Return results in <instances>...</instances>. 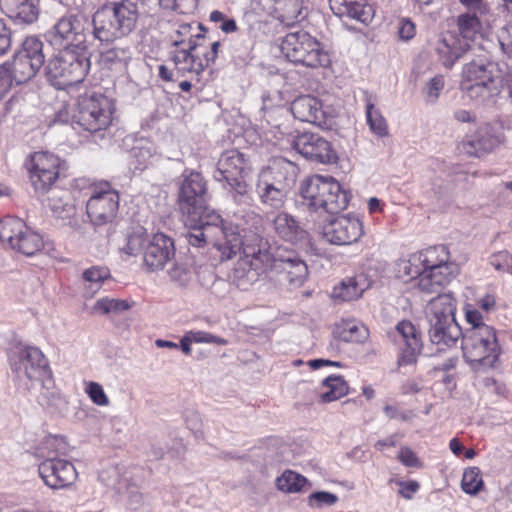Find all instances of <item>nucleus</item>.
<instances>
[{"label": "nucleus", "instance_id": "1", "mask_svg": "<svg viewBox=\"0 0 512 512\" xmlns=\"http://www.w3.org/2000/svg\"><path fill=\"white\" fill-rule=\"evenodd\" d=\"M241 251L243 258L233 271V281L241 289H247L269 269L285 273L287 281L293 287H300L308 276V267L305 261L295 252L273 257L267 249L246 242Z\"/></svg>", "mask_w": 512, "mask_h": 512}, {"label": "nucleus", "instance_id": "2", "mask_svg": "<svg viewBox=\"0 0 512 512\" xmlns=\"http://www.w3.org/2000/svg\"><path fill=\"white\" fill-rule=\"evenodd\" d=\"M179 209L187 217L189 226H219L223 240H217L214 246L221 252L222 258L231 259L241 251L245 241L238 224L226 222L207 203L205 194H179Z\"/></svg>", "mask_w": 512, "mask_h": 512}, {"label": "nucleus", "instance_id": "3", "mask_svg": "<svg viewBox=\"0 0 512 512\" xmlns=\"http://www.w3.org/2000/svg\"><path fill=\"white\" fill-rule=\"evenodd\" d=\"M139 17L140 11L136 2H111L94 13L93 36L101 43L114 42L129 35L136 28Z\"/></svg>", "mask_w": 512, "mask_h": 512}, {"label": "nucleus", "instance_id": "4", "mask_svg": "<svg viewBox=\"0 0 512 512\" xmlns=\"http://www.w3.org/2000/svg\"><path fill=\"white\" fill-rule=\"evenodd\" d=\"M455 312L456 300L451 293L438 294L426 307L429 340L440 351L456 346L463 336Z\"/></svg>", "mask_w": 512, "mask_h": 512}, {"label": "nucleus", "instance_id": "5", "mask_svg": "<svg viewBox=\"0 0 512 512\" xmlns=\"http://www.w3.org/2000/svg\"><path fill=\"white\" fill-rule=\"evenodd\" d=\"M502 80L498 64L483 60L472 61L463 67L461 89L470 100L486 103L499 94Z\"/></svg>", "mask_w": 512, "mask_h": 512}, {"label": "nucleus", "instance_id": "6", "mask_svg": "<svg viewBox=\"0 0 512 512\" xmlns=\"http://www.w3.org/2000/svg\"><path fill=\"white\" fill-rule=\"evenodd\" d=\"M461 348L465 361L475 370L494 367L501 353L496 330L490 325L466 329Z\"/></svg>", "mask_w": 512, "mask_h": 512}, {"label": "nucleus", "instance_id": "7", "mask_svg": "<svg viewBox=\"0 0 512 512\" xmlns=\"http://www.w3.org/2000/svg\"><path fill=\"white\" fill-rule=\"evenodd\" d=\"M90 69L89 53L61 50L48 60L46 75L54 86L65 87L83 81Z\"/></svg>", "mask_w": 512, "mask_h": 512}, {"label": "nucleus", "instance_id": "8", "mask_svg": "<svg viewBox=\"0 0 512 512\" xmlns=\"http://www.w3.org/2000/svg\"><path fill=\"white\" fill-rule=\"evenodd\" d=\"M57 438L48 437L37 448V455L44 458L39 464V475L44 483L52 489H62L72 485L78 476L74 465L57 457Z\"/></svg>", "mask_w": 512, "mask_h": 512}, {"label": "nucleus", "instance_id": "9", "mask_svg": "<svg viewBox=\"0 0 512 512\" xmlns=\"http://www.w3.org/2000/svg\"><path fill=\"white\" fill-rule=\"evenodd\" d=\"M282 53L291 62L307 67H325L330 63V56L322 44L306 31L288 33L281 43Z\"/></svg>", "mask_w": 512, "mask_h": 512}, {"label": "nucleus", "instance_id": "10", "mask_svg": "<svg viewBox=\"0 0 512 512\" xmlns=\"http://www.w3.org/2000/svg\"><path fill=\"white\" fill-rule=\"evenodd\" d=\"M9 363L17 380L28 391L35 387L38 380L51 372L43 352L34 346L20 347L9 356Z\"/></svg>", "mask_w": 512, "mask_h": 512}, {"label": "nucleus", "instance_id": "11", "mask_svg": "<svg viewBox=\"0 0 512 512\" xmlns=\"http://www.w3.org/2000/svg\"><path fill=\"white\" fill-rule=\"evenodd\" d=\"M72 121L90 133L105 130L112 122V105L103 95L81 96L74 109Z\"/></svg>", "mask_w": 512, "mask_h": 512}, {"label": "nucleus", "instance_id": "12", "mask_svg": "<svg viewBox=\"0 0 512 512\" xmlns=\"http://www.w3.org/2000/svg\"><path fill=\"white\" fill-rule=\"evenodd\" d=\"M29 180L36 191H48L53 188L60 176L64 161L48 151H37L25 160Z\"/></svg>", "mask_w": 512, "mask_h": 512}, {"label": "nucleus", "instance_id": "13", "mask_svg": "<svg viewBox=\"0 0 512 512\" xmlns=\"http://www.w3.org/2000/svg\"><path fill=\"white\" fill-rule=\"evenodd\" d=\"M83 17L67 14L58 19L48 32L51 45L64 50L71 49L78 53H88L84 34Z\"/></svg>", "mask_w": 512, "mask_h": 512}, {"label": "nucleus", "instance_id": "14", "mask_svg": "<svg viewBox=\"0 0 512 512\" xmlns=\"http://www.w3.org/2000/svg\"><path fill=\"white\" fill-rule=\"evenodd\" d=\"M394 341L398 346V367L417 363L423 348L421 332L408 320L400 321L395 327Z\"/></svg>", "mask_w": 512, "mask_h": 512}, {"label": "nucleus", "instance_id": "15", "mask_svg": "<svg viewBox=\"0 0 512 512\" xmlns=\"http://www.w3.org/2000/svg\"><path fill=\"white\" fill-rule=\"evenodd\" d=\"M364 234L363 224L356 216L336 217L323 225V238L333 245H351Z\"/></svg>", "mask_w": 512, "mask_h": 512}, {"label": "nucleus", "instance_id": "16", "mask_svg": "<svg viewBox=\"0 0 512 512\" xmlns=\"http://www.w3.org/2000/svg\"><path fill=\"white\" fill-rule=\"evenodd\" d=\"M503 141V128L499 124H483L474 133L467 135L458 148L462 153L479 157L498 147Z\"/></svg>", "mask_w": 512, "mask_h": 512}, {"label": "nucleus", "instance_id": "17", "mask_svg": "<svg viewBox=\"0 0 512 512\" xmlns=\"http://www.w3.org/2000/svg\"><path fill=\"white\" fill-rule=\"evenodd\" d=\"M295 150L306 159L320 164H334L338 160L330 142L314 133H303L294 141Z\"/></svg>", "mask_w": 512, "mask_h": 512}, {"label": "nucleus", "instance_id": "18", "mask_svg": "<svg viewBox=\"0 0 512 512\" xmlns=\"http://www.w3.org/2000/svg\"><path fill=\"white\" fill-rule=\"evenodd\" d=\"M32 62L16 53L11 64L0 67V100L13 87L31 80L40 70Z\"/></svg>", "mask_w": 512, "mask_h": 512}, {"label": "nucleus", "instance_id": "19", "mask_svg": "<svg viewBox=\"0 0 512 512\" xmlns=\"http://www.w3.org/2000/svg\"><path fill=\"white\" fill-rule=\"evenodd\" d=\"M174 256L173 240L163 233H156L144 248V266L151 272L161 270Z\"/></svg>", "mask_w": 512, "mask_h": 512}, {"label": "nucleus", "instance_id": "20", "mask_svg": "<svg viewBox=\"0 0 512 512\" xmlns=\"http://www.w3.org/2000/svg\"><path fill=\"white\" fill-rule=\"evenodd\" d=\"M349 194H296L295 203L315 213L336 214L349 203Z\"/></svg>", "mask_w": 512, "mask_h": 512}, {"label": "nucleus", "instance_id": "21", "mask_svg": "<svg viewBox=\"0 0 512 512\" xmlns=\"http://www.w3.org/2000/svg\"><path fill=\"white\" fill-rule=\"evenodd\" d=\"M119 194H93L87 202V215L94 225L111 222L118 211Z\"/></svg>", "mask_w": 512, "mask_h": 512}, {"label": "nucleus", "instance_id": "22", "mask_svg": "<svg viewBox=\"0 0 512 512\" xmlns=\"http://www.w3.org/2000/svg\"><path fill=\"white\" fill-rule=\"evenodd\" d=\"M243 169V155L236 150H229L221 155L214 178L217 181L225 180L230 188H235L240 185Z\"/></svg>", "mask_w": 512, "mask_h": 512}, {"label": "nucleus", "instance_id": "23", "mask_svg": "<svg viewBox=\"0 0 512 512\" xmlns=\"http://www.w3.org/2000/svg\"><path fill=\"white\" fill-rule=\"evenodd\" d=\"M330 8L338 17H347L362 24H369L375 15L374 8L363 0H329Z\"/></svg>", "mask_w": 512, "mask_h": 512}, {"label": "nucleus", "instance_id": "24", "mask_svg": "<svg viewBox=\"0 0 512 512\" xmlns=\"http://www.w3.org/2000/svg\"><path fill=\"white\" fill-rule=\"evenodd\" d=\"M469 44L455 34L447 33L442 35L436 45V52L441 63L451 68L454 63L468 50Z\"/></svg>", "mask_w": 512, "mask_h": 512}, {"label": "nucleus", "instance_id": "25", "mask_svg": "<svg viewBox=\"0 0 512 512\" xmlns=\"http://www.w3.org/2000/svg\"><path fill=\"white\" fill-rule=\"evenodd\" d=\"M291 111L295 118L303 122L320 125L324 121L322 103L310 95L296 98L291 104Z\"/></svg>", "mask_w": 512, "mask_h": 512}, {"label": "nucleus", "instance_id": "26", "mask_svg": "<svg viewBox=\"0 0 512 512\" xmlns=\"http://www.w3.org/2000/svg\"><path fill=\"white\" fill-rule=\"evenodd\" d=\"M2 11L20 23H32L38 17L36 0H0Z\"/></svg>", "mask_w": 512, "mask_h": 512}, {"label": "nucleus", "instance_id": "27", "mask_svg": "<svg viewBox=\"0 0 512 512\" xmlns=\"http://www.w3.org/2000/svg\"><path fill=\"white\" fill-rule=\"evenodd\" d=\"M273 223L276 233L285 241L297 244L306 241L308 237V233L287 213L278 214Z\"/></svg>", "mask_w": 512, "mask_h": 512}, {"label": "nucleus", "instance_id": "28", "mask_svg": "<svg viewBox=\"0 0 512 512\" xmlns=\"http://www.w3.org/2000/svg\"><path fill=\"white\" fill-rule=\"evenodd\" d=\"M32 390H38L37 400L41 406L59 409L65 403L59 390L55 387L52 372L39 379Z\"/></svg>", "mask_w": 512, "mask_h": 512}, {"label": "nucleus", "instance_id": "29", "mask_svg": "<svg viewBox=\"0 0 512 512\" xmlns=\"http://www.w3.org/2000/svg\"><path fill=\"white\" fill-rule=\"evenodd\" d=\"M275 13L282 24L291 26L305 19L307 8L303 0H279L276 3Z\"/></svg>", "mask_w": 512, "mask_h": 512}, {"label": "nucleus", "instance_id": "30", "mask_svg": "<svg viewBox=\"0 0 512 512\" xmlns=\"http://www.w3.org/2000/svg\"><path fill=\"white\" fill-rule=\"evenodd\" d=\"M365 115L366 122L372 134L379 138L386 137L389 133L388 123L383 117L380 109L375 106L372 97L365 96Z\"/></svg>", "mask_w": 512, "mask_h": 512}, {"label": "nucleus", "instance_id": "31", "mask_svg": "<svg viewBox=\"0 0 512 512\" xmlns=\"http://www.w3.org/2000/svg\"><path fill=\"white\" fill-rule=\"evenodd\" d=\"M26 224L18 217L7 216L0 220V241L11 249L26 231Z\"/></svg>", "mask_w": 512, "mask_h": 512}, {"label": "nucleus", "instance_id": "32", "mask_svg": "<svg viewBox=\"0 0 512 512\" xmlns=\"http://www.w3.org/2000/svg\"><path fill=\"white\" fill-rule=\"evenodd\" d=\"M344 192L340 183L331 176L313 175L307 178L301 192Z\"/></svg>", "mask_w": 512, "mask_h": 512}, {"label": "nucleus", "instance_id": "33", "mask_svg": "<svg viewBox=\"0 0 512 512\" xmlns=\"http://www.w3.org/2000/svg\"><path fill=\"white\" fill-rule=\"evenodd\" d=\"M322 384L328 389L320 395L323 403L336 401L348 393V384L342 376H328Z\"/></svg>", "mask_w": 512, "mask_h": 512}, {"label": "nucleus", "instance_id": "34", "mask_svg": "<svg viewBox=\"0 0 512 512\" xmlns=\"http://www.w3.org/2000/svg\"><path fill=\"white\" fill-rule=\"evenodd\" d=\"M18 55L26 58L27 61L32 62L35 66L41 68L45 61L43 53V43L35 36L27 37L21 49L17 52Z\"/></svg>", "mask_w": 512, "mask_h": 512}, {"label": "nucleus", "instance_id": "35", "mask_svg": "<svg viewBox=\"0 0 512 512\" xmlns=\"http://www.w3.org/2000/svg\"><path fill=\"white\" fill-rule=\"evenodd\" d=\"M424 268L433 269L450 261V253L445 245L426 248L418 254Z\"/></svg>", "mask_w": 512, "mask_h": 512}, {"label": "nucleus", "instance_id": "36", "mask_svg": "<svg viewBox=\"0 0 512 512\" xmlns=\"http://www.w3.org/2000/svg\"><path fill=\"white\" fill-rule=\"evenodd\" d=\"M274 166L273 168H267V169H264L261 174H260V180L265 184V187L263 188L265 190V192L267 193H270V192H281L282 190H285L287 187L285 185H283V181L282 179H275L274 182L272 183H269L268 182V179L272 173V170H274L275 168H283L284 166H287L288 168L291 169V175L290 177H285L284 180L285 181H291L293 182L294 181V170H295V167L292 165V163L290 162H287L283 159H279V160H275L274 161Z\"/></svg>", "mask_w": 512, "mask_h": 512}, {"label": "nucleus", "instance_id": "37", "mask_svg": "<svg viewBox=\"0 0 512 512\" xmlns=\"http://www.w3.org/2000/svg\"><path fill=\"white\" fill-rule=\"evenodd\" d=\"M278 490L284 493H298L307 484V479L303 475L292 470H285L275 481Z\"/></svg>", "mask_w": 512, "mask_h": 512}, {"label": "nucleus", "instance_id": "38", "mask_svg": "<svg viewBox=\"0 0 512 512\" xmlns=\"http://www.w3.org/2000/svg\"><path fill=\"white\" fill-rule=\"evenodd\" d=\"M42 247V237L38 233L30 230L27 227L26 231L22 233L20 238H18L16 244L12 249L17 250L18 252L26 256H32L38 251H40Z\"/></svg>", "mask_w": 512, "mask_h": 512}, {"label": "nucleus", "instance_id": "39", "mask_svg": "<svg viewBox=\"0 0 512 512\" xmlns=\"http://www.w3.org/2000/svg\"><path fill=\"white\" fill-rule=\"evenodd\" d=\"M339 338L345 342H362L367 338V329L356 320H343L338 326Z\"/></svg>", "mask_w": 512, "mask_h": 512}, {"label": "nucleus", "instance_id": "40", "mask_svg": "<svg viewBox=\"0 0 512 512\" xmlns=\"http://www.w3.org/2000/svg\"><path fill=\"white\" fill-rule=\"evenodd\" d=\"M198 279L202 286L210 288L211 292L219 298H223L228 292L229 283L222 278H217L211 269L200 270Z\"/></svg>", "mask_w": 512, "mask_h": 512}, {"label": "nucleus", "instance_id": "41", "mask_svg": "<svg viewBox=\"0 0 512 512\" xmlns=\"http://www.w3.org/2000/svg\"><path fill=\"white\" fill-rule=\"evenodd\" d=\"M174 64L179 72H195L200 74L205 65L201 61H197L196 57L186 49H181L174 54Z\"/></svg>", "mask_w": 512, "mask_h": 512}, {"label": "nucleus", "instance_id": "42", "mask_svg": "<svg viewBox=\"0 0 512 512\" xmlns=\"http://www.w3.org/2000/svg\"><path fill=\"white\" fill-rule=\"evenodd\" d=\"M190 230L185 235V238L187 240V243L189 246L194 248H204L207 243L208 239L211 235V232L213 229H219V226H206V225H195V226H189Z\"/></svg>", "mask_w": 512, "mask_h": 512}, {"label": "nucleus", "instance_id": "43", "mask_svg": "<svg viewBox=\"0 0 512 512\" xmlns=\"http://www.w3.org/2000/svg\"><path fill=\"white\" fill-rule=\"evenodd\" d=\"M397 266L398 277L404 279V281L412 282V285L424 268L418 255H412L408 260H401Z\"/></svg>", "mask_w": 512, "mask_h": 512}, {"label": "nucleus", "instance_id": "44", "mask_svg": "<svg viewBox=\"0 0 512 512\" xmlns=\"http://www.w3.org/2000/svg\"><path fill=\"white\" fill-rule=\"evenodd\" d=\"M49 206L53 214L62 219L69 217L75 211L71 194H55L53 197L49 198Z\"/></svg>", "mask_w": 512, "mask_h": 512}, {"label": "nucleus", "instance_id": "45", "mask_svg": "<svg viewBox=\"0 0 512 512\" xmlns=\"http://www.w3.org/2000/svg\"><path fill=\"white\" fill-rule=\"evenodd\" d=\"M477 12L461 14L458 17V27L462 35V40L473 38L480 32L481 24Z\"/></svg>", "mask_w": 512, "mask_h": 512}, {"label": "nucleus", "instance_id": "46", "mask_svg": "<svg viewBox=\"0 0 512 512\" xmlns=\"http://www.w3.org/2000/svg\"><path fill=\"white\" fill-rule=\"evenodd\" d=\"M180 192H206V183L200 173L185 170L179 178Z\"/></svg>", "mask_w": 512, "mask_h": 512}, {"label": "nucleus", "instance_id": "47", "mask_svg": "<svg viewBox=\"0 0 512 512\" xmlns=\"http://www.w3.org/2000/svg\"><path fill=\"white\" fill-rule=\"evenodd\" d=\"M462 490L470 495H476L483 488V480L481 471L478 467H470L465 469L462 480Z\"/></svg>", "mask_w": 512, "mask_h": 512}, {"label": "nucleus", "instance_id": "48", "mask_svg": "<svg viewBox=\"0 0 512 512\" xmlns=\"http://www.w3.org/2000/svg\"><path fill=\"white\" fill-rule=\"evenodd\" d=\"M82 277L84 281L89 283L91 294H94L101 287V284L111 277V274L105 266H92L83 272Z\"/></svg>", "mask_w": 512, "mask_h": 512}, {"label": "nucleus", "instance_id": "49", "mask_svg": "<svg viewBox=\"0 0 512 512\" xmlns=\"http://www.w3.org/2000/svg\"><path fill=\"white\" fill-rule=\"evenodd\" d=\"M363 289L358 287L355 279L348 278L343 280L339 287L334 289V296L343 301H351L361 297Z\"/></svg>", "mask_w": 512, "mask_h": 512}, {"label": "nucleus", "instance_id": "50", "mask_svg": "<svg viewBox=\"0 0 512 512\" xmlns=\"http://www.w3.org/2000/svg\"><path fill=\"white\" fill-rule=\"evenodd\" d=\"M433 276L438 280L443 287L450 283L459 273L460 266L454 261H448L440 266L431 269Z\"/></svg>", "mask_w": 512, "mask_h": 512}, {"label": "nucleus", "instance_id": "51", "mask_svg": "<svg viewBox=\"0 0 512 512\" xmlns=\"http://www.w3.org/2000/svg\"><path fill=\"white\" fill-rule=\"evenodd\" d=\"M445 85V80L442 75H436L426 81L422 94L424 95L425 101L428 104H435L440 96L441 91Z\"/></svg>", "mask_w": 512, "mask_h": 512}, {"label": "nucleus", "instance_id": "52", "mask_svg": "<svg viewBox=\"0 0 512 512\" xmlns=\"http://www.w3.org/2000/svg\"><path fill=\"white\" fill-rule=\"evenodd\" d=\"M417 286L421 291L426 293H437L442 286L433 276L431 269L423 268L413 287Z\"/></svg>", "mask_w": 512, "mask_h": 512}, {"label": "nucleus", "instance_id": "53", "mask_svg": "<svg viewBox=\"0 0 512 512\" xmlns=\"http://www.w3.org/2000/svg\"><path fill=\"white\" fill-rule=\"evenodd\" d=\"M129 58V48L113 47L102 51L100 54L101 63L108 67L117 63H125Z\"/></svg>", "mask_w": 512, "mask_h": 512}, {"label": "nucleus", "instance_id": "54", "mask_svg": "<svg viewBox=\"0 0 512 512\" xmlns=\"http://www.w3.org/2000/svg\"><path fill=\"white\" fill-rule=\"evenodd\" d=\"M95 310H100L104 314L108 313H120L130 308V304L125 300L102 298L99 299L95 304Z\"/></svg>", "mask_w": 512, "mask_h": 512}, {"label": "nucleus", "instance_id": "55", "mask_svg": "<svg viewBox=\"0 0 512 512\" xmlns=\"http://www.w3.org/2000/svg\"><path fill=\"white\" fill-rule=\"evenodd\" d=\"M75 189L80 191L88 190L90 192H118L110 187V184L106 181H95L89 178H78L75 180Z\"/></svg>", "mask_w": 512, "mask_h": 512}, {"label": "nucleus", "instance_id": "56", "mask_svg": "<svg viewBox=\"0 0 512 512\" xmlns=\"http://www.w3.org/2000/svg\"><path fill=\"white\" fill-rule=\"evenodd\" d=\"M169 278L179 286H186L192 279L191 270L183 263H174L168 270Z\"/></svg>", "mask_w": 512, "mask_h": 512}, {"label": "nucleus", "instance_id": "57", "mask_svg": "<svg viewBox=\"0 0 512 512\" xmlns=\"http://www.w3.org/2000/svg\"><path fill=\"white\" fill-rule=\"evenodd\" d=\"M91 401L97 406H108L110 401L103 387L97 382H89L86 389Z\"/></svg>", "mask_w": 512, "mask_h": 512}, {"label": "nucleus", "instance_id": "58", "mask_svg": "<svg viewBox=\"0 0 512 512\" xmlns=\"http://www.w3.org/2000/svg\"><path fill=\"white\" fill-rule=\"evenodd\" d=\"M338 501L336 494L327 491H317L309 495L308 503L311 507L332 506Z\"/></svg>", "mask_w": 512, "mask_h": 512}, {"label": "nucleus", "instance_id": "59", "mask_svg": "<svg viewBox=\"0 0 512 512\" xmlns=\"http://www.w3.org/2000/svg\"><path fill=\"white\" fill-rule=\"evenodd\" d=\"M490 264L498 271L510 272L512 268V256L506 250L499 251L491 256Z\"/></svg>", "mask_w": 512, "mask_h": 512}, {"label": "nucleus", "instance_id": "60", "mask_svg": "<svg viewBox=\"0 0 512 512\" xmlns=\"http://www.w3.org/2000/svg\"><path fill=\"white\" fill-rule=\"evenodd\" d=\"M145 239L141 233H133L128 236L126 245L122 248L123 252L129 256L137 255L144 246Z\"/></svg>", "mask_w": 512, "mask_h": 512}, {"label": "nucleus", "instance_id": "61", "mask_svg": "<svg viewBox=\"0 0 512 512\" xmlns=\"http://www.w3.org/2000/svg\"><path fill=\"white\" fill-rule=\"evenodd\" d=\"M189 337L194 343H215L218 345H226L227 340L218 336H215L205 331H189Z\"/></svg>", "mask_w": 512, "mask_h": 512}, {"label": "nucleus", "instance_id": "62", "mask_svg": "<svg viewBox=\"0 0 512 512\" xmlns=\"http://www.w3.org/2000/svg\"><path fill=\"white\" fill-rule=\"evenodd\" d=\"M498 40L501 49L507 54H512V21L500 29Z\"/></svg>", "mask_w": 512, "mask_h": 512}, {"label": "nucleus", "instance_id": "63", "mask_svg": "<svg viewBox=\"0 0 512 512\" xmlns=\"http://www.w3.org/2000/svg\"><path fill=\"white\" fill-rule=\"evenodd\" d=\"M416 34L415 24L408 18H401L398 21V36L402 41L411 40Z\"/></svg>", "mask_w": 512, "mask_h": 512}, {"label": "nucleus", "instance_id": "64", "mask_svg": "<svg viewBox=\"0 0 512 512\" xmlns=\"http://www.w3.org/2000/svg\"><path fill=\"white\" fill-rule=\"evenodd\" d=\"M193 27L189 23H184L179 25L178 29L175 32V37H173V46L178 47L182 44L186 43V38L188 39L190 35H192Z\"/></svg>", "mask_w": 512, "mask_h": 512}]
</instances>
